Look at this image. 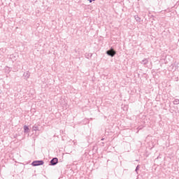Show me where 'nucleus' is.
Here are the masks:
<instances>
[{
	"label": "nucleus",
	"mask_w": 179,
	"mask_h": 179,
	"mask_svg": "<svg viewBox=\"0 0 179 179\" xmlns=\"http://www.w3.org/2000/svg\"><path fill=\"white\" fill-rule=\"evenodd\" d=\"M43 164H44V161H43V160L34 161L31 163V166H34V167H36L37 166H43Z\"/></svg>",
	"instance_id": "nucleus-1"
},
{
	"label": "nucleus",
	"mask_w": 179,
	"mask_h": 179,
	"mask_svg": "<svg viewBox=\"0 0 179 179\" xmlns=\"http://www.w3.org/2000/svg\"><path fill=\"white\" fill-rule=\"evenodd\" d=\"M106 54H107L108 55H109V57H114V55H115V54H116V52H115V50H114V49H113V48H110V50H108L106 51Z\"/></svg>",
	"instance_id": "nucleus-2"
},
{
	"label": "nucleus",
	"mask_w": 179,
	"mask_h": 179,
	"mask_svg": "<svg viewBox=\"0 0 179 179\" xmlns=\"http://www.w3.org/2000/svg\"><path fill=\"white\" fill-rule=\"evenodd\" d=\"M50 163V166H55L56 164H58V158L55 157L52 159Z\"/></svg>",
	"instance_id": "nucleus-3"
},
{
	"label": "nucleus",
	"mask_w": 179,
	"mask_h": 179,
	"mask_svg": "<svg viewBox=\"0 0 179 179\" xmlns=\"http://www.w3.org/2000/svg\"><path fill=\"white\" fill-rule=\"evenodd\" d=\"M23 76L24 78H25V79H29V78H30V73L29 71H27L24 73Z\"/></svg>",
	"instance_id": "nucleus-4"
},
{
	"label": "nucleus",
	"mask_w": 179,
	"mask_h": 179,
	"mask_svg": "<svg viewBox=\"0 0 179 179\" xmlns=\"http://www.w3.org/2000/svg\"><path fill=\"white\" fill-rule=\"evenodd\" d=\"M134 19L135 20H136V22H138V23H141V22H142V20L138 15H134Z\"/></svg>",
	"instance_id": "nucleus-5"
},
{
	"label": "nucleus",
	"mask_w": 179,
	"mask_h": 179,
	"mask_svg": "<svg viewBox=\"0 0 179 179\" xmlns=\"http://www.w3.org/2000/svg\"><path fill=\"white\" fill-rule=\"evenodd\" d=\"M29 127H27V125H24V134H27V132H29Z\"/></svg>",
	"instance_id": "nucleus-6"
},
{
	"label": "nucleus",
	"mask_w": 179,
	"mask_h": 179,
	"mask_svg": "<svg viewBox=\"0 0 179 179\" xmlns=\"http://www.w3.org/2000/svg\"><path fill=\"white\" fill-rule=\"evenodd\" d=\"M32 129H33V131H40L38 129V126L37 124L34 125L32 127Z\"/></svg>",
	"instance_id": "nucleus-7"
},
{
	"label": "nucleus",
	"mask_w": 179,
	"mask_h": 179,
	"mask_svg": "<svg viewBox=\"0 0 179 179\" xmlns=\"http://www.w3.org/2000/svg\"><path fill=\"white\" fill-rule=\"evenodd\" d=\"M148 62H149V60H148V59H145L141 61V64H143V65H146V64H148Z\"/></svg>",
	"instance_id": "nucleus-8"
},
{
	"label": "nucleus",
	"mask_w": 179,
	"mask_h": 179,
	"mask_svg": "<svg viewBox=\"0 0 179 179\" xmlns=\"http://www.w3.org/2000/svg\"><path fill=\"white\" fill-rule=\"evenodd\" d=\"M10 58L13 59V61H16V56H15V55H10Z\"/></svg>",
	"instance_id": "nucleus-9"
},
{
	"label": "nucleus",
	"mask_w": 179,
	"mask_h": 179,
	"mask_svg": "<svg viewBox=\"0 0 179 179\" xmlns=\"http://www.w3.org/2000/svg\"><path fill=\"white\" fill-rule=\"evenodd\" d=\"M173 104H176V105H177V104H179V99H175L174 101H173Z\"/></svg>",
	"instance_id": "nucleus-10"
},
{
	"label": "nucleus",
	"mask_w": 179,
	"mask_h": 179,
	"mask_svg": "<svg viewBox=\"0 0 179 179\" xmlns=\"http://www.w3.org/2000/svg\"><path fill=\"white\" fill-rule=\"evenodd\" d=\"M138 170H139V165H138L137 166H136V170H135V171H138Z\"/></svg>",
	"instance_id": "nucleus-11"
},
{
	"label": "nucleus",
	"mask_w": 179,
	"mask_h": 179,
	"mask_svg": "<svg viewBox=\"0 0 179 179\" xmlns=\"http://www.w3.org/2000/svg\"><path fill=\"white\" fill-rule=\"evenodd\" d=\"M92 1V2H93V1H96V0H91Z\"/></svg>",
	"instance_id": "nucleus-12"
}]
</instances>
